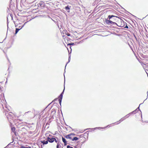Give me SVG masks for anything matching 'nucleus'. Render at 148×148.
I'll list each match as a JSON object with an SVG mask.
<instances>
[{"instance_id": "6e6552de", "label": "nucleus", "mask_w": 148, "mask_h": 148, "mask_svg": "<svg viewBox=\"0 0 148 148\" xmlns=\"http://www.w3.org/2000/svg\"><path fill=\"white\" fill-rule=\"evenodd\" d=\"M62 140L64 143V145H67L66 141V139L63 137H62Z\"/></svg>"}, {"instance_id": "f257e3e1", "label": "nucleus", "mask_w": 148, "mask_h": 148, "mask_svg": "<svg viewBox=\"0 0 148 148\" xmlns=\"http://www.w3.org/2000/svg\"><path fill=\"white\" fill-rule=\"evenodd\" d=\"M75 134L73 133H71L66 135L65 137L67 139H69L72 141H77L79 138L77 137H74Z\"/></svg>"}, {"instance_id": "7ed1b4c3", "label": "nucleus", "mask_w": 148, "mask_h": 148, "mask_svg": "<svg viewBox=\"0 0 148 148\" xmlns=\"http://www.w3.org/2000/svg\"><path fill=\"white\" fill-rule=\"evenodd\" d=\"M47 139L48 141L50 143H53L54 141L57 143L58 142V141L56 140V139L51 134L49 135L48 137L47 138Z\"/></svg>"}, {"instance_id": "20e7f679", "label": "nucleus", "mask_w": 148, "mask_h": 148, "mask_svg": "<svg viewBox=\"0 0 148 148\" xmlns=\"http://www.w3.org/2000/svg\"><path fill=\"white\" fill-rule=\"evenodd\" d=\"M113 17H115V16L113 15H109L108 16V18L109 20H107L105 22L107 24H112L113 25H115V24H116V23L112 21H110V19Z\"/></svg>"}, {"instance_id": "39448f33", "label": "nucleus", "mask_w": 148, "mask_h": 148, "mask_svg": "<svg viewBox=\"0 0 148 148\" xmlns=\"http://www.w3.org/2000/svg\"><path fill=\"white\" fill-rule=\"evenodd\" d=\"M64 90H63V92H62V93L60 94L59 96V99H58V101H59V103L60 104H61L62 100V99L63 97V92H64Z\"/></svg>"}, {"instance_id": "1a4fd4ad", "label": "nucleus", "mask_w": 148, "mask_h": 148, "mask_svg": "<svg viewBox=\"0 0 148 148\" xmlns=\"http://www.w3.org/2000/svg\"><path fill=\"white\" fill-rule=\"evenodd\" d=\"M65 10H67V11L68 10H69L68 11V12H69L70 8L68 6H67L65 8Z\"/></svg>"}, {"instance_id": "6ab92c4d", "label": "nucleus", "mask_w": 148, "mask_h": 148, "mask_svg": "<svg viewBox=\"0 0 148 148\" xmlns=\"http://www.w3.org/2000/svg\"><path fill=\"white\" fill-rule=\"evenodd\" d=\"M31 112V111H28V112H26V113H28V112Z\"/></svg>"}, {"instance_id": "aec40b11", "label": "nucleus", "mask_w": 148, "mask_h": 148, "mask_svg": "<svg viewBox=\"0 0 148 148\" xmlns=\"http://www.w3.org/2000/svg\"><path fill=\"white\" fill-rule=\"evenodd\" d=\"M75 148H77L75 147Z\"/></svg>"}, {"instance_id": "ddd939ff", "label": "nucleus", "mask_w": 148, "mask_h": 148, "mask_svg": "<svg viewBox=\"0 0 148 148\" xmlns=\"http://www.w3.org/2000/svg\"><path fill=\"white\" fill-rule=\"evenodd\" d=\"M20 29H19L18 28H16V32H15V34H16L18 32V31Z\"/></svg>"}, {"instance_id": "423d86ee", "label": "nucleus", "mask_w": 148, "mask_h": 148, "mask_svg": "<svg viewBox=\"0 0 148 148\" xmlns=\"http://www.w3.org/2000/svg\"><path fill=\"white\" fill-rule=\"evenodd\" d=\"M64 32L65 34L67 36H71L70 34H69V33L66 30L64 29Z\"/></svg>"}, {"instance_id": "9d476101", "label": "nucleus", "mask_w": 148, "mask_h": 148, "mask_svg": "<svg viewBox=\"0 0 148 148\" xmlns=\"http://www.w3.org/2000/svg\"><path fill=\"white\" fill-rule=\"evenodd\" d=\"M64 30H63V31L61 32L62 35L63 37H64V34H65L64 32Z\"/></svg>"}, {"instance_id": "a211bd4d", "label": "nucleus", "mask_w": 148, "mask_h": 148, "mask_svg": "<svg viewBox=\"0 0 148 148\" xmlns=\"http://www.w3.org/2000/svg\"><path fill=\"white\" fill-rule=\"evenodd\" d=\"M125 27H126V28H128V26H127V25Z\"/></svg>"}, {"instance_id": "f8f14e48", "label": "nucleus", "mask_w": 148, "mask_h": 148, "mask_svg": "<svg viewBox=\"0 0 148 148\" xmlns=\"http://www.w3.org/2000/svg\"><path fill=\"white\" fill-rule=\"evenodd\" d=\"M12 131L13 132H15V128L14 127L12 128Z\"/></svg>"}, {"instance_id": "dca6fc26", "label": "nucleus", "mask_w": 148, "mask_h": 148, "mask_svg": "<svg viewBox=\"0 0 148 148\" xmlns=\"http://www.w3.org/2000/svg\"><path fill=\"white\" fill-rule=\"evenodd\" d=\"M114 20H113V21H116V18H114Z\"/></svg>"}, {"instance_id": "f3484780", "label": "nucleus", "mask_w": 148, "mask_h": 148, "mask_svg": "<svg viewBox=\"0 0 148 148\" xmlns=\"http://www.w3.org/2000/svg\"><path fill=\"white\" fill-rule=\"evenodd\" d=\"M59 145V144H58L57 145V148H58Z\"/></svg>"}, {"instance_id": "4468645a", "label": "nucleus", "mask_w": 148, "mask_h": 148, "mask_svg": "<svg viewBox=\"0 0 148 148\" xmlns=\"http://www.w3.org/2000/svg\"><path fill=\"white\" fill-rule=\"evenodd\" d=\"M67 148H73V147L70 146L69 145H67Z\"/></svg>"}, {"instance_id": "f03ea898", "label": "nucleus", "mask_w": 148, "mask_h": 148, "mask_svg": "<svg viewBox=\"0 0 148 148\" xmlns=\"http://www.w3.org/2000/svg\"><path fill=\"white\" fill-rule=\"evenodd\" d=\"M115 18H117V23L115 24L117 25L119 27H123L125 26V23L121 19H120L117 16H115Z\"/></svg>"}, {"instance_id": "2eb2a0df", "label": "nucleus", "mask_w": 148, "mask_h": 148, "mask_svg": "<svg viewBox=\"0 0 148 148\" xmlns=\"http://www.w3.org/2000/svg\"><path fill=\"white\" fill-rule=\"evenodd\" d=\"M31 148V147H23V146H22L21 147H20V148Z\"/></svg>"}, {"instance_id": "0eeeda50", "label": "nucleus", "mask_w": 148, "mask_h": 148, "mask_svg": "<svg viewBox=\"0 0 148 148\" xmlns=\"http://www.w3.org/2000/svg\"><path fill=\"white\" fill-rule=\"evenodd\" d=\"M41 142L42 143L43 145H44L47 144L48 143V142H49L48 141L47 139V140L46 141H44V140L43 141H41Z\"/></svg>"}, {"instance_id": "9b49d317", "label": "nucleus", "mask_w": 148, "mask_h": 148, "mask_svg": "<svg viewBox=\"0 0 148 148\" xmlns=\"http://www.w3.org/2000/svg\"><path fill=\"white\" fill-rule=\"evenodd\" d=\"M5 115L7 116V118L8 119L9 118L10 116L11 115L10 114H8V113H5Z\"/></svg>"}]
</instances>
